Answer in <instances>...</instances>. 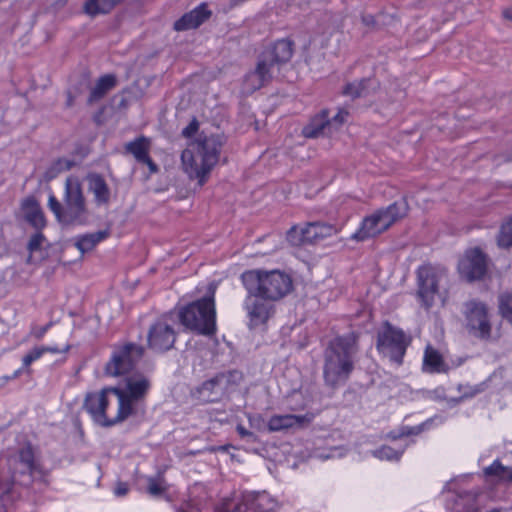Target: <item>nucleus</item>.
Returning <instances> with one entry per match:
<instances>
[{"mask_svg":"<svg viewBox=\"0 0 512 512\" xmlns=\"http://www.w3.org/2000/svg\"><path fill=\"white\" fill-rule=\"evenodd\" d=\"M225 142V137L221 134L201 133L182 151V169L190 180H196L199 186L207 182L219 161Z\"/></svg>","mask_w":512,"mask_h":512,"instance_id":"nucleus-1","label":"nucleus"},{"mask_svg":"<svg viewBox=\"0 0 512 512\" xmlns=\"http://www.w3.org/2000/svg\"><path fill=\"white\" fill-rule=\"evenodd\" d=\"M357 353V339L353 334L337 336L329 342L323 364V378L327 386L335 388L350 378Z\"/></svg>","mask_w":512,"mask_h":512,"instance_id":"nucleus-2","label":"nucleus"},{"mask_svg":"<svg viewBox=\"0 0 512 512\" xmlns=\"http://www.w3.org/2000/svg\"><path fill=\"white\" fill-rule=\"evenodd\" d=\"M48 207L63 226H87L91 222L81 183L75 177L65 181L63 204L51 193Z\"/></svg>","mask_w":512,"mask_h":512,"instance_id":"nucleus-3","label":"nucleus"},{"mask_svg":"<svg viewBox=\"0 0 512 512\" xmlns=\"http://www.w3.org/2000/svg\"><path fill=\"white\" fill-rule=\"evenodd\" d=\"M241 281L251 296L267 301H278L293 289L290 275L280 270L253 269L242 273Z\"/></svg>","mask_w":512,"mask_h":512,"instance_id":"nucleus-4","label":"nucleus"},{"mask_svg":"<svg viewBox=\"0 0 512 512\" xmlns=\"http://www.w3.org/2000/svg\"><path fill=\"white\" fill-rule=\"evenodd\" d=\"M178 316L185 328L200 335H214L217 329L214 292L182 307Z\"/></svg>","mask_w":512,"mask_h":512,"instance_id":"nucleus-5","label":"nucleus"},{"mask_svg":"<svg viewBox=\"0 0 512 512\" xmlns=\"http://www.w3.org/2000/svg\"><path fill=\"white\" fill-rule=\"evenodd\" d=\"M151 384L147 377H127L123 387H111L110 392L118 400V420H126L136 413L138 404L146 397Z\"/></svg>","mask_w":512,"mask_h":512,"instance_id":"nucleus-6","label":"nucleus"},{"mask_svg":"<svg viewBox=\"0 0 512 512\" xmlns=\"http://www.w3.org/2000/svg\"><path fill=\"white\" fill-rule=\"evenodd\" d=\"M410 341V337L401 328L385 321L377 332L376 348L390 362L400 366Z\"/></svg>","mask_w":512,"mask_h":512,"instance_id":"nucleus-7","label":"nucleus"},{"mask_svg":"<svg viewBox=\"0 0 512 512\" xmlns=\"http://www.w3.org/2000/svg\"><path fill=\"white\" fill-rule=\"evenodd\" d=\"M144 354V348L133 342L117 343L112 347L111 356L105 364L104 372L110 377L129 374L135 369Z\"/></svg>","mask_w":512,"mask_h":512,"instance_id":"nucleus-8","label":"nucleus"},{"mask_svg":"<svg viewBox=\"0 0 512 512\" xmlns=\"http://www.w3.org/2000/svg\"><path fill=\"white\" fill-rule=\"evenodd\" d=\"M462 314L468 334L480 341H489L492 336V324L487 304L479 299H470L463 303Z\"/></svg>","mask_w":512,"mask_h":512,"instance_id":"nucleus-9","label":"nucleus"},{"mask_svg":"<svg viewBox=\"0 0 512 512\" xmlns=\"http://www.w3.org/2000/svg\"><path fill=\"white\" fill-rule=\"evenodd\" d=\"M416 274L417 298L421 306L429 310L434 305L440 283L447 278V271L440 266L425 264L417 269Z\"/></svg>","mask_w":512,"mask_h":512,"instance_id":"nucleus-10","label":"nucleus"},{"mask_svg":"<svg viewBox=\"0 0 512 512\" xmlns=\"http://www.w3.org/2000/svg\"><path fill=\"white\" fill-rule=\"evenodd\" d=\"M277 501L266 491H246L238 502L228 503L218 512H272Z\"/></svg>","mask_w":512,"mask_h":512,"instance_id":"nucleus-11","label":"nucleus"},{"mask_svg":"<svg viewBox=\"0 0 512 512\" xmlns=\"http://www.w3.org/2000/svg\"><path fill=\"white\" fill-rule=\"evenodd\" d=\"M334 225L326 222H309L303 227L293 226L287 232V240L294 246L314 244L336 233Z\"/></svg>","mask_w":512,"mask_h":512,"instance_id":"nucleus-12","label":"nucleus"},{"mask_svg":"<svg viewBox=\"0 0 512 512\" xmlns=\"http://www.w3.org/2000/svg\"><path fill=\"white\" fill-rule=\"evenodd\" d=\"M111 387H105L99 392L87 393L83 407L91 416L93 421L101 427H112L124 420H118V413L115 417L109 418L106 415V409L109 405V394Z\"/></svg>","mask_w":512,"mask_h":512,"instance_id":"nucleus-13","label":"nucleus"},{"mask_svg":"<svg viewBox=\"0 0 512 512\" xmlns=\"http://www.w3.org/2000/svg\"><path fill=\"white\" fill-rule=\"evenodd\" d=\"M486 271V256L479 248L468 250L459 260L458 272L469 282L482 279Z\"/></svg>","mask_w":512,"mask_h":512,"instance_id":"nucleus-14","label":"nucleus"},{"mask_svg":"<svg viewBox=\"0 0 512 512\" xmlns=\"http://www.w3.org/2000/svg\"><path fill=\"white\" fill-rule=\"evenodd\" d=\"M176 333L174 328L163 319L154 322L147 334V345L155 352L170 350L175 343Z\"/></svg>","mask_w":512,"mask_h":512,"instance_id":"nucleus-15","label":"nucleus"},{"mask_svg":"<svg viewBox=\"0 0 512 512\" xmlns=\"http://www.w3.org/2000/svg\"><path fill=\"white\" fill-rule=\"evenodd\" d=\"M271 302L248 293L243 306L249 318V328L258 327L269 320L274 313V306Z\"/></svg>","mask_w":512,"mask_h":512,"instance_id":"nucleus-16","label":"nucleus"},{"mask_svg":"<svg viewBox=\"0 0 512 512\" xmlns=\"http://www.w3.org/2000/svg\"><path fill=\"white\" fill-rule=\"evenodd\" d=\"M293 55V43L287 39L276 41L269 49L265 50L259 60H265L266 66L273 73L278 71L280 66L287 63Z\"/></svg>","mask_w":512,"mask_h":512,"instance_id":"nucleus-17","label":"nucleus"},{"mask_svg":"<svg viewBox=\"0 0 512 512\" xmlns=\"http://www.w3.org/2000/svg\"><path fill=\"white\" fill-rule=\"evenodd\" d=\"M225 389V375L220 373L196 387L192 396L200 403H214L222 398Z\"/></svg>","mask_w":512,"mask_h":512,"instance_id":"nucleus-18","label":"nucleus"},{"mask_svg":"<svg viewBox=\"0 0 512 512\" xmlns=\"http://www.w3.org/2000/svg\"><path fill=\"white\" fill-rule=\"evenodd\" d=\"M150 146V139L142 135L126 143L125 151L133 155L138 163L147 165L151 173H156L158 166L149 155Z\"/></svg>","mask_w":512,"mask_h":512,"instance_id":"nucleus-19","label":"nucleus"},{"mask_svg":"<svg viewBox=\"0 0 512 512\" xmlns=\"http://www.w3.org/2000/svg\"><path fill=\"white\" fill-rule=\"evenodd\" d=\"M211 16V11L208 9L206 3H201L191 11L182 15L174 23V30L176 31H187L190 29H196L207 21Z\"/></svg>","mask_w":512,"mask_h":512,"instance_id":"nucleus-20","label":"nucleus"},{"mask_svg":"<svg viewBox=\"0 0 512 512\" xmlns=\"http://www.w3.org/2000/svg\"><path fill=\"white\" fill-rule=\"evenodd\" d=\"M274 73L266 66L265 60H259L255 70L246 74L243 81V89L247 93H253L268 83Z\"/></svg>","mask_w":512,"mask_h":512,"instance_id":"nucleus-21","label":"nucleus"},{"mask_svg":"<svg viewBox=\"0 0 512 512\" xmlns=\"http://www.w3.org/2000/svg\"><path fill=\"white\" fill-rule=\"evenodd\" d=\"M24 219L35 230H42L46 226V219L41 206L34 196L24 198L20 205Z\"/></svg>","mask_w":512,"mask_h":512,"instance_id":"nucleus-22","label":"nucleus"},{"mask_svg":"<svg viewBox=\"0 0 512 512\" xmlns=\"http://www.w3.org/2000/svg\"><path fill=\"white\" fill-rule=\"evenodd\" d=\"M312 420L311 415H273L268 420V429L271 432L287 430L290 428H301L309 424Z\"/></svg>","mask_w":512,"mask_h":512,"instance_id":"nucleus-23","label":"nucleus"},{"mask_svg":"<svg viewBox=\"0 0 512 512\" xmlns=\"http://www.w3.org/2000/svg\"><path fill=\"white\" fill-rule=\"evenodd\" d=\"M408 205L405 200L396 201L386 208H381L376 211L379 219L381 220V227L385 231L391 227L397 220L401 219L407 214Z\"/></svg>","mask_w":512,"mask_h":512,"instance_id":"nucleus-24","label":"nucleus"},{"mask_svg":"<svg viewBox=\"0 0 512 512\" xmlns=\"http://www.w3.org/2000/svg\"><path fill=\"white\" fill-rule=\"evenodd\" d=\"M384 231L385 230L381 227V220L375 211L373 214L362 220L360 227L352 234L351 239L356 241H365L378 236Z\"/></svg>","mask_w":512,"mask_h":512,"instance_id":"nucleus-25","label":"nucleus"},{"mask_svg":"<svg viewBox=\"0 0 512 512\" xmlns=\"http://www.w3.org/2000/svg\"><path fill=\"white\" fill-rule=\"evenodd\" d=\"M325 133H331V123L327 109H323L315 115L302 130V134L306 138H317Z\"/></svg>","mask_w":512,"mask_h":512,"instance_id":"nucleus-26","label":"nucleus"},{"mask_svg":"<svg viewBox=\"0 0 512 512\" xmlns=\"http://www.w3.org/2000/svg\"><path fill=\"white\" fill-rule=\"evenodd\" d=\"M117 84L114 74H105L99 77L91 88L87 98V104L92 105L102 100Z\"/></svg>","mask_w":512,"mask_h":512,"instance_id":"nucleus-27","label":"nucleus"},{"mask_svg":"<svg viewBox=\"0 0 512 512\" xmlns=\"http://www.w3.org/2000/svg\"><path fill=\"white\" fill-rule=\"evenodd\" d=\"M423 371L431 374L446 373L448 371V367L440 352L430 345L424 351Z\"/></svg>","mask_w":512,"mask_h":512,"instance_id":"nucleus-28","label":"nucleus"},{"mask_svg":"<svg viewBox=\"0 0 512 512\" xmlns=\"http://www.w3.org/2000/svg\"><path fill=\"white\" fill-rule=\"evenodd\" d=\"M89 190L94 195V200L97 205L107 204L110 200V190L100 174H91L88 177Z\"/></svg>","mask_w":512,"mask_h":512,"instance_id":"nucleus-29","label":"nucleus"},{"mask_svg":"<svg viewBox=\"0 0 512 512\" xmlns=\"http://www.w3.org/2000/svg\"><path fill=\"white\" fill-rule=\"evenodd\" d=\"M109 235L110 232L108 229L78 235L76 237L75 247L81 254H84L94 249L97 244L108 238Z\"/></svg>","mask_w":512,"mask_h":512,"instance_id":"nucleus-30","label":"nucleus"},{"mask_svg":"<svg viewBox=\"0 0 512 512\" xmlns=\"http://www.w3.org/2000/svg\"><path fill=\"white\" fill-rule=\"evenodd\" d=\"M123 0H86L83 5L85 14L95 17L100 14H108Z\"/></svg>","mask_w":512,"mask_h":512,"instance_id":"nucleus-31","label":"nucleus"},{"mask_svg":"<svg viewBox=\"0 0 512 512\" xmlns=\"http://www.w3.org/2000/svg\"><path fill=\"white\" fill-rule=\"evenodd\" d=\"M372 84H374V80L369 78L347 83L344 86L342 93L352 99L364 97L367 95V90Z\"/></svg>","mask_w":512,"mask_h":512,"instance_id":"nucleus-32","label":"nucleus"},{"mask_svg":"<svg viewBox=\"0 0 512 512\" xmlns=\"http://www.w3.org/2000/svg\"><path fill=\"white\" fill-rule=\"evenodd\" d=\"M408 444L399 445L398 447H391L383 445L374 450L372 455L379 460L398 461L404 453Z\"/></svg>","mask_w":512,"mask_h":512,"instance_id":"nucleus-33","label":"nucleus"},{"mask_svg":"<svg viewBox=\"0 0 512 512\" xmlns=\"http://www.w3.org/2000/svg\"><path fill=\"white\" fill-rule=\"evenodd\" d=\"M73 164V161L68 158H58L46 169L45 178L49 180L54 179L60 173L70 170Z\"/></svg>","mask_w":512,"mask_h":512,"instance_id":"nucleus-34","label":"nucleus"},{"mask_svg":"<svg viewBox=\"0 0 512 512\" xmlns=\"http://www.w3.org/2000/svg\"><path fill=\"white\" fill-rule=\"evenodd\" d=\"M497 244L501 248L512 247V215L501 224L497 235Z\"/></svg>","mask_w":512,"mask_h":512,"instance_id":"nucleus-35","label":"nucleus"},{"mask_svg":"<svg viewBox=\"0 0 512 512\" xmlns=\"http://www.w3.org/2000/svg\"><path fill=\"white\" fill-rule=\"evenodd\" d=\"M19 461L23 465L24 469L22 473L32 474L35 470V458L34 451L31 445H27L19 450L18 453Z\"/></svg>","mask_w":512,"mask_h":512,"instance_id":"nucleus-36","label":"nucleus"},{"mask_svg":"<svg viewBox=\"0 0 512 512\" xmlns=\"http://www.w3.org/2000/svg\"><path fill=\"white\" fill-rule=\"evenodd\" d=\"M498 309L500 315L512 323V290L499 296Z\"/></svg>","mask_w":512,"mask_h":512,"instance_id":"nucleus-37","label":"nucleus"},{"mask_svg":"<svg viewBox=\"0 0 512 512\" xmlns=\"http://www.w3.org/2000/svg\"><path fill=\"white\" fill-rule=\"evenodd\" d=\"M486 388L485 383H479L476 385L470 384H458L457 391L461 394L460 397L462 400L470 399L475 397L476 395L482 393Z\"/></svg>","mask_w":512,"mask_h":512,"instance_id":"nucleus-38","label":"nucleus"},{"mask_svg":"<svg viewBox=\"0 0 512 512\" xmlns=\"http://www.w3.org/2000/svg\"><path fill=\"white\" fill-rule=\"evenodd\" d=\"M45 241L46 237L42 233V230H36V232L31 235L27 243V250L29 252V256L26 260L27 263L31 262L32 254L39 251Z\"/></svg>","mask_w":512,"mask_h":512,"instance_id":"nucleus-39","label":"nucleus"},{"mask_svg":"<svg viewBox=\"0 0 512 512\" xmlns=\"http://www.w3.org/2000/svg\"><path fill=\"white\" fill-rule=\"evenodd\" d=\"M507 472L508 467L504 466L498 459L494 460L491 465L484 469L486 476L495 477L500 481H506L505 476H507Z\"/></svg>","mask_w":512,"mask_h":512,"instance_id":"nucleus-40","label":"nucleus"},{"mask_svg":"<svg viewBox=\"0 0 512 512\" xmlns=\"http://www.w3.org/2000/svg\"><path fill=\"white\" fill-rule=\"evenodd\" d=\"M43 356L40 346L33 347L27 354L22 358L24 368H30L31 364L39 360Z\"/></svg>","mask_w":512,"mask_h":512,"instance_id":"nucleus-41","label":"nucleus"},{"mask_svg":"<svg viewBox=\"0 0 512 512\" xmlns=\"http://www.w3.org/2000/svg\"><path fill=\"white\" fill-rule=\"evenodd\" d=\"M431 420H427L426 422H423L416 426H405L401 429V432L399 434V437H408L410 435H418L421 432H423L426 428V426L430 425Z\"/></svg>","mask_w":512,"mask_h":512,"instance_id":"nucleus-42","label":"nucleus"},{"mask_svg":"<svg viewBox=\"0 0 512 512\" xmlns=\"http://www.w3.org/2000/svg\"><path fill=\"white\" fill-rule=\"evenodd\" d=\"M147 490L149 494L153 496H159L165 492L166 488L163 486L160 480L156 478H149Z\"/></svg>","mask_w":512,"mask_h":512,"instance_id":"nucleus-43","label":"nucleus"},{"mask_svg":"<svg viewBox=\"0 0 512 512\" xmlns=\"http://www.w3.org/2000/svg\"><path fill=\"white\" fill-rule=\"evenodd\" d=\"M348 112L344 109H339L337 114L330 118L331 133L337 130L345 122Z\"/></svg>","mask_w":512,"mask_h":512,"instance_id":"nucleus-44","label":"nucleus"},{"mask_svg":"<svg viewBox=\"0 0 512 512\" xmlns=\"http://www.w3.org/2000/svg\"><path fill=\"white\" fill-rule=\"evenodd\" d=\"M199 129V122L194 117L190 123L182 130V136L185 138L193 137Z\"/></svg>","mask_w":512,"mask_h":512,"instance_id":"nucleus-45","label":"nucleus"},{"mask_svg":"<svg viewBox=\"0 0 512 512\" xmlns=\"http://www.w3.org/2000/svg\"><path fill=\"white\" fill-rule=\"evenodd\" d=\"M14 485V476L4 478L0 475V493L7 494L11 491Z\"/></svg>","mask_w":512,"mask_h":512,"instance_id":"nucleus-46","label":"nucleus"},{"mask_svg":"<svg viewBox=\"0 0 512 512\" xmlns=\"http://www.w3.org/2000/svg\"><path fill=\"white\" fill-rule=\"evenodd\" d=\"M52 327V322L41 326V327H35L31 331V335L35 337L36 339L40 340L42 339L45 334L48 332V330Z\"/></svg>","mask_w":512,"mask_h":512,"instance_id":"nucleus-47","label":"nucleus"},{"mask_svg":"<svg viewBox=\"0 0 512 512\" xmlns=\"http://www.w3.org/2000/svg\"><path fill=\"white\" fill-rule=\"evenodd\" d=\"M40 348L42 350L43 355L45 353L60 354V353H66L69 350L70 346L67 345L64 349H60L57 345H54V346L42 345V346H40Z\"/></svg>","mask_w":512,"mask_h":512,"instance_id":"nucleus-48","label":"nucleus"},{"mask_svg":"<svg viewBox=\"0 0 512 512\" xmlns=\"http://www.w3.org/2000/svg\"><path fill=\"white\" fill-rule=\"evenodd\" d=\"M429 397L435 401H442L446 399L445 389L442 386L435 388L429 392Z\"/></svg>","mask_w":512,"mask_h":512,"instance_id":"nucleus-49","label":"nucleus"},{"mask_svg":"<svg viewBox=\"0 0 512 512\" xmlns=\"http://www.w3.org/2000/svg\"><path fill=\"white\" fill-rule=\"evenodd\" d=\"M127 492H128V486L124 482H119L114 491L116 496H124L127 494Z\"/></svg>","mask_w":512,"mask_h":512,"instance_id":"nucleus-50","label":"nucleus"},{"mask_svg":"<svg viewBox=\"0 0 512 512\" xmlns=\"http://www.w3.org/2000/svg\"><path fill=\"white\" fill-rule=\"evenodd\" d=\"M23 373L31 374V369L30 368H24V365L22 363L21 367L18 368L17 370H15L12 375H10V378L16 379L20 375H22Z\"/></svg>","mask_w":512,"mask_h":512,"instance_id":"nucleus-51","label":"nucleus"},{"mask_svg":"<svg viewBox=\"0 0 512 512\" xmlns=\"http://www.w3.org/2000/svg\"><path fill=\"white\" fill-rule=\"evenodd\" d=\"M236 431L237 433L242 437V438H245V437H251L253 436V433L248 431L244 426L242 425H237L236 427Z\"/></svg>","mask_w":512,"mask_h":512,"instance_id":"nucleus-52","label":"nucleus"},{"mask_svg":"<svg viewBox=\"0 0 512 512\" xmlns=\"http://www.w3.org/2000/svg\"><path fill=\"white\" fill-rule=\"evenodd\" d=\"M362 22L366 25V26H373L376 21H375V18L373 15H363L362 16Z\"/></svg>","mask_w":512,"mask_h":512,"instance_id":"nucleus-53","label":"nucleus"},{"mask_svg":"<svg viewBox=\"0 0 512 512\" xmlns=\"http://www.w3.org/2000/svg\"><path fill=\"white\" fill-rule=\"evenodd\" d=\"M447 401V404L449 407H454L456 405H458L460 402H462V398L459 396V397H452V398H446L445 399Z\"/></svg>","mask_w":512,"mask_h":512,"instance_id":"nucleus-54","label":"nucleus"},{"mask_svg":"<svg viewBox=\"0 0 512 512\" xmlns=\"http://www.w3.org/2000/svg\"><path fill=\"white\" fill-rule=\"evenodd\" d=\"M502 15L505 19L512 21V7L503 10Z\"/></svg>","mask_w":512,"mask_h":512,"instance_id":"nucleus-55","label":"nucleus"},{"mask_svg":"<svg viewBox=\"0 0 512 512\" xmlns=\"http://www.w3.org/2000/svg\"><path fill=\"white\" fill-rule=\"evenodd\" d=\"M73 103H74V97L72 96V94L70 92H68L66 106L71 107L73 105Z\"/></svg>","mask_w":512,"mask_h":512,"instance_id":"nucleus-56","label":"nucleus"},{"mask_svg":"<svg viewBox=\"0 0 512 512\" xmlns=\"http://www.w3.org/2000/svg\"><path fill=\"white\" fill-rule=\"evenodd\" d=\"M505 477H506L505 482H512V468L511 467H508L507 476H505Z\"/></svg>","mask_w":512,"mask_h":512,"instance_id":"nucleus-57","label":"nucleus"},{"mask_svg":"<svg viewBox=\"0 0 512 512\" xmlns=\"http://www.w3.org/2000/svg\"><path fill=\"white\" fill-rule=\"evenodd\" d=\"M14 378H10V376H3L0 378V383H3V386L10 380H13Z\"/></svg>","mask_w":512,"mask_h":512,"instance_id":"nucleus-58","label":"nucleus"},{"mask_svg":"<svg viewBox=\"0 0 512 512\" xmlns=\"http://www.w3.org/2000/svg\"><path fill=\"white\" fill-rule=\"evenodd\" d=\"M67 0H57V4L64 5Z\"/></svg>","mask_w":512,"mask_h":512,"instance_id":"nucleus-59","label":"nucleus"},{"mask_svg":"<svg viewBox=\"0 0 512 512\" xmlns=\"http://www.w3.org/2000/svg\"><path fill=\"white\" fill-rule=\"evenodd\" d=\"M219 449L220 450H225L226 448L224 446H221Z\"/></svg>","mask_w":512,"mask_h":512,"instance_id":"nucleus-60","label":"nucleus"},{"mask_svg":"<svg viewBox=\"0 0 512 512\" xmlns=\"http://www.w3.org/2000/svg\"><path fill=\"white\" fill-rule=\"evenodd\" d=\"M2 387H3V383H0V388H2Z\"/></svg>","mask_w":512,"mask_h":512,"instance_id":"nucleus-61","label":"nucleus"}]
</instances>
